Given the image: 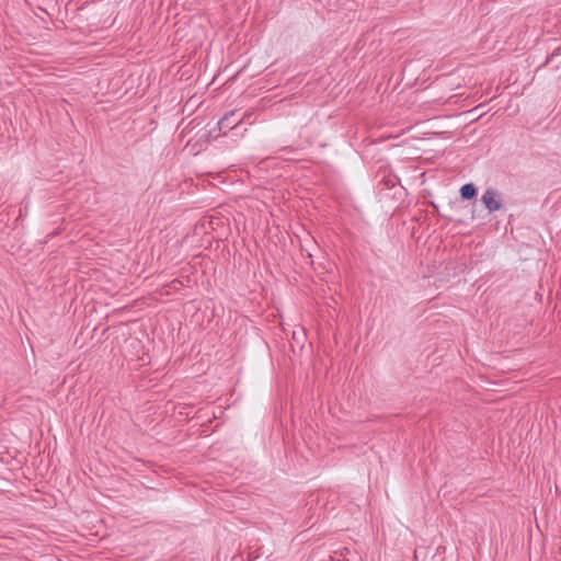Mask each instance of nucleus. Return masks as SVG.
<instances>
[{
  "label": "nucleus",
  "mask_w": 561,
  "mask_h": 561,
  "mask_svg": "<svg viewBox=\"0 0 561 561\" xmlns=\"http://www.w3.org/2000/svg\"><path fill=\"white\" fill-rule=\"evenodd\" d=\"M481 201L490 213L500 210L504 206L502 194L492 187L484 191Z\"/></svg>",
  "instance_id": "obj_1"
},
{
  "label": "nucleus",
  "mask_w": 561,
  "mask_h": 561,
  "mask_svg": "<svg viewBox=\"0 0 561 561\" xmlns=\"http://www.w3.org/2000/svg\"><path fill=\"white\" fill-rule=\"evenodd\" d=\"M234 116V113L231 112L229 115H225L219 122L218 126L220 130H227L234 128L239 123L240 119L231 122V118Z\"/></svg>",
  "instance_id": "obj_2"
},
{
  "label": "nucleus",
  "mask_w": 561,
  "mask_h": 561,
  "mask_svg": "<svg viewBox=\"0 0 561 561\" xmlns=\"http://www.w3.org/2000/svg\"><path fill=\"white\" fill-rule=\"evenodd\" d=\"M460 194H461V197L465 198V199H470L472 197L476 196L477 194V188L473 184L471 183H468V184H465L461 188H460Z\"/></svg>",
  "instance_id": "obj_3"
}]
</instances>
